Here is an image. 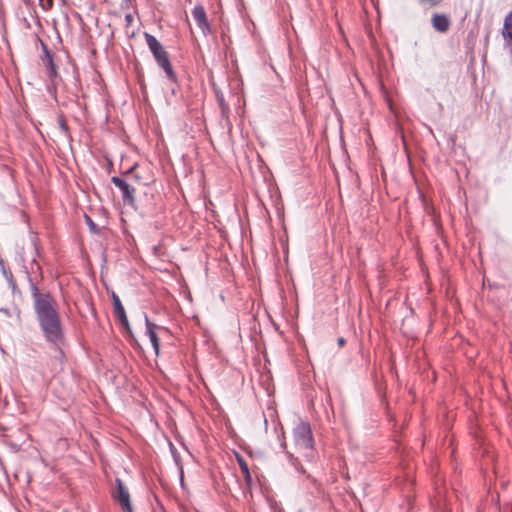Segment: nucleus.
<instances>
[{
  "instance_id": "f257e3e1",
  "label": "nucleus",
  "mask_w": 512,
  "mask_h": 512,
  "mask_svg": "<svg viewBox=\"0 0 512 512\" xmlns=\"http://www.w3.org/2000/svg\"><path fill=\"white\" fill-rule=\"evenodd\" d=\"M41 279V273L39 279L28 276L35 319L46 343L60 349L65 342V327L59 303L52 293L39 289L38 282Z\"/></svg>"
},
{
  "instance_id": "f03ea898",
  "label": "nucleus",
  "mask_w": 512,
  "mask_h": 512,
  "mask_svg": "<svg viewBox=\"0 0 512 512\" xmlns=\"http://www.w3.org/2000/svg\"><path fill=\"white\" fill-rule=\"evenodd\" d=\"M293 439L296 448L304 452L303 456L308 462L315 461L314 439L311 427L307 422L298 423L293 429Z\"/></svg>"
},
{
  "instance_id": "7ed1b4c3",
  "label": "nucleus",
  "mask_w": 512,
  "mask_h": 512,
  "mask_svg": "<svg viewBox=\"0 0 512 512\" xmlns=\"http://www.w3.org/2000/svg\"><path fill=\"white\" fill-rule=\"evenodd\" d=\"M144 37L146 40V44L149 47L150 51L152 52L157 64L165 71L167 78L175 82L177 79L176 74L172 69L167 52L165 51L161 43L156 39L155 36L149 33H144Z\"/></svg>"
},
{
  "instance_id": "20e7f679",
  "label": "nucleus",
  "mask_w": 512,
  "mask_h": 512,
  "mask_svg": "<svg viewBox=\"0 0 512 512\" xmlns=\"http://www.w3.org/2000/svg\"><path fill=\"white\" fill-rule=\"evenodd\" d=\"M112 497L119 503L123 512H134L128 488L120 478L115 479V490L112 493Z\"/></svg>"
},
{
  "instance_id": "39448f33",
  "label": "nucleus",
  "mask_w": 512,
  "mask_h": 512,
  "mask_svg": "<svg viewBox=\"0 0 512 512\" xmlns=\"http://www.w3.org/2000/svg\"><path fill=\"white\" fill-rule=\"evenodd\" d=\"M112 183L119 188L122 194V200L124 204L129 206L135 205V189L129 185L125 180L118 176L111 178Z\"/></svg>"
},
{
  "instance_id": "423d86ee",
  "label": "nucleus",
  "mask_w": 512,
  "mask_h": 512,
  "mask_svg": "<svg viewBox=\"0 0 512 512\" xmlns=\"http://www.w3.org/2000/svg\"><path fill=\"white\" fill-rule=\"evenodd\" d=\"M192 16L197 26L205 36L211 33V26L208 22L206 12L202 5H197L193 8Z\"/></svg>"
},
{
  "instance_id": "0eeeda50",
  "label": "nucleus",
  "mask_w": 512,
  "mask_h": 512,
  "mask_svg": "<svg viewBox=\"0 0 512 512\" xmlns=\"http://www.w3.org/2000/svg\"><path fill=\"white\" fill-rule=\"evenodd\" d=\"M431 23L436 31L445 33L448 31L451 21L447 15L435 13L432 16Z\"/></svg>"
},
{
  "instance_id": "6e6552de",
  "label": "nucleus",
  "mask_w": 512,
  "mask_h": 512,
  "mask_svg": "<svg viewBox=\"0 0 512 512\" xmlns=\"http://www.w3.org/2000/svg\"><path fill=\"white\" fill-rule=\"evenodd\" d=\"M112 300H113V308H114L115 316L119 319L121 324L126 329H129V322H128V319H127V316H126V313H125V310L121 303L120 298L115 293H113Z\"/></svg>"
},
{
  "instance_id": "1a4fd4ad",
  "label": "nucleus",
  "mask_w": 512,
  "mask_h": 512,
  "mask_svg": "<svg viewBox=\"0 0 512 512\" xmlns=\"http://www.w3.org/2000/svg\"><path fill=\"white\" fill-rule=\"evenodd\" d=\"M145 324H146V334L149 337V340L151 342V345H152L155 353L158 354L159 348H160V342H159V338L156 333L157 325L150 322V320L148 319L147 316H145Z\"/></svg>"
},
{
  "instance_id": "9d476101",
  "label": "nucleus",
  "mask_w": 512,
  "mask_h": 512,
  "mask_svg": "<svg viewBox=\"0 0 512 512\" xmlns=\"http://www.w3.org/2000/svg\"><path fill=\"white\" fill-rule=\"evenodd\" d=\"M502 35L505 43L512 47V12L504 20Z\"/></svg>"
},
{
  "instance_id": "9b49d317",
  "label": "nucleus",
  "mask_w": 512,
  "mask_h": 512,
  "mask_svg": "<svg viewBox=\"0 0 512 512\" xmlns=\"http://www.w3.org/2000/svg\"><path fill=\"white\" fill-rule=\"evenodd\" d=\"M45 59L43 60L45 62V65L47 67V75L50 78L52 82H54V79L57 77V70L56 66L53 62L52 54L45 48Z\"/></svg>"
},
{
  "instance_id": "f8f14e48",
  "label": "nucleus",
  "mask_w": 512,
  "mask_h": 512,
  "mask_svg": "<svg viewBox=\"0 0 512 512\" xmlns=\"http://www.w3.org/2000/svg\"><path fill=\"white\" fill-rule=\"evenodd\" d=\"M286 456H287V459L289 461V463L291 464V466H293L295 468V470L301 474H305L306 471L305 469L303 468V466L301 465L300 461L298 458H296L292 453L286 451L285 452Z\"/></svg>"
},
{
  "instance_id": "ddd939ff",
  "label": "nucleus",
  "mask_w": 512,
  "mask_h": 512,
  "mask_svg": "<svg viewBox=\"0 0 512 512\" xmlns=\"http://www.w3.org/2000/svg\"><path fill=\"white\" fill-rule=\"evenodd\" d=\"M58 124H59L61 131L64 134H68L69 128H68L67 122L63 116L58 117Z\"/></svg>"
},
{
  "instance_id": "4468645a",
  "label": "nucleus",
  "mask_w": 512,
  "mask_h": 512,
  "mask_svg": "<svg viewBox=\"0 0 512 512\" xmlns=\"http://www.w3.org/2000/svg\"><path fill=\"white\" fill-rule=\"evenodd\" d=\"M239 465L242 473L245 475L246 478H250L249 468L246 462L243 459H239Z\"/></svg>"
},
{
  "instance_id": "2eb2a0df",
  "label": "nucleus",
  "mask_w": 512,
  "mask_h": 512,
  "mask_svg": "<svg viewBox=\"0 0 512 512\" xmlns=\"http://www.w3.org/2000/svg\"><path fill=\"white\" fill-rule=\"evenodd\" d=\"M39 5L43 10L48 11L53 7V0H39Z\"/></svg>"
},
{
  "instance_id": "dca6fc26",
  "label": "nucleus",
  "mask_w": 512,
  "mask_h": 512,
  "mask_svg": "<svg viewBox=\"0 0 512 512\" xmlns=\"http://www.w3.org/2000/svg\"><path fill=\"white\" fill-rule=\"evenodd\" d=\"M422 4H429L430 6H437L439 5L442 0H420Z\"/></svg>"
},
{
  "instance_id": "f3484780",
  "label": "nucleus",
  "mask_w": 512,
  "mask_h": 512,
  "mask_svg": "<svg viewBox=\"0 0 512 512\" xmlns=\"http://www.w3.org/2000/svg\"><path fill=\"white\" fill-rule=\"evenodd\" d=\"M86 219H87V223L90 226L91 230H94L96 228V225L94 224V222L89 217H86Z\"/></svg>"
},
{
  "instance_id": "a211bd4d",
  "label": "nucleus",
  "mask_w": 512,
  "mask_h": 512,
  "mask_svg": "<svg viewBox=\"0 0 512 512\" xmlns=\"http://www.w3.org/2000/svg\"><path fill=\"white\" fill-rule=\"evenodd\" d=\"M344 343H345L344 338H339V339H338V344H339L340 346H343V345H344Z\"/></svg>"
},
{
  "instance_id": "6ab92c4d",
  "label": "nucleus",
  "mask_w": 512,
  "mask_h": 512,
  "mask_svg": "<svg viewBox=\"0 0 512 512\" xmlns=\"http://www.w3.org/2000/svg\"><path fill=\"white\" fill-rule=\"evenodd\" d=\"M10 283L12 284V287L14 288L16 285H15V282L13 281L12 277L10 278Z\"/></svg>"
},
{
  "instance_id": "aec40b11",
  "label": "nucleus",
  "mask_w": 512,
  "mask_h": 512,
  "mask_svg": "<svg viewBox=\"0 0 512 512\" xmlns=\"http://www.w3.org/2000/svg\"><path fill=\"white\" fill-rule=\"evenodd\" d=\"M281 447L284 448V449L286 448V442L284 440L281 443Z\"/></svg>"
},
{
  "instance_id": "412c9836",
  "label": "nucleus",
  "mask_w": 512,
  "mask_h": 512,
  "mask_svg": "<svg viewBox=\"0 0 512 512\" xmlns=\"http://www.w3.org/2000/svg\"><path fill=\"white\" fill-rule=\"evenodd\" d=\"M37 270H39V271L41 270V267L38 264H37Z\"/></svg>"
}]
</instances>
